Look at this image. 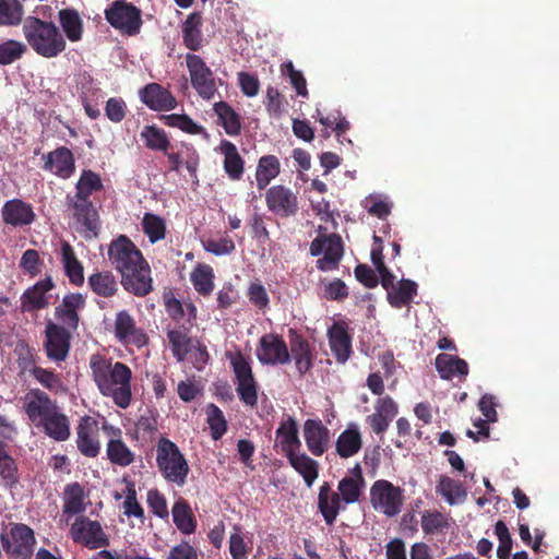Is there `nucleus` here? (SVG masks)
<instances>
[{"mask_svg": "<svg viewBox=\"0 0 559 559\" xmlns=\"http://www.w3.org/2000/svg\"><path fill=\"white\" fill-rule=\"evenodd\" d=\"M451 518L438 510H425L421 513L420 526L426 535L443 533L450 528Z\"/></svg>", "mask_w": 559, "mask_h": 559, "instance_id": "obj_42", "label": "nucleus"}, {"mask_svg": "<svg viewBox=\"0 0 559 559\" xmlns=\"http://www.w3.org/2000/svg\"><path fill=\"white\" fill-rule=\"evenodd\" d=\"M399 412L396 402L389 395L379 397L374 403V413L367 416L366 423L376 435H383Z\"/></svg>", "mask_w": 559, "mask_h": 559, "instance_id": "obj_19", "label": "nucleus"}, {"mask_svg": "<svg viewBox=\"0 0 559 559\" xmlns=\"http://www.w3.org/2000/svg\"><path fill=\"white\" fill-rule=\"evenodd\" d=\"M171 513L174 524L182 534L190 535L195 532V516L190 504L183 498H179L174 503Z\"/></svg>", "mask_w": 559, "mask_h": 559, "instance_id": "obj_34", "label": "nucleus"}, {"mask_svg": "<svg viewBox=\"0 0 559 559\" xmlns=\"http://www.w3.org/2000/svg\"><path fill=\"white\" fill-rule=\"evenodd\" d=\"M286 457L290 466L304 478L306 485L311 487L319 475L318 462L299 451Z\"/></svg>", "mask_w": 559, "mask_h": 559, "instance_id": "obj_32", "label": "nucleus"}, {"mask_svg": "<svg viewBox=\"0 0 559 559\" xmlns=\"http://www.w3.org/2000/svg\"><path fill=\"white\" fill-rule=\"evenodd\" d=\"M103 429L110 435L106 444L107 460L119 467H128L133 464L135 453L123 441L121 429L110 425H104Z\"/></svg>", "mask_w": 559, "mask_h": 559, "instance_id": "obj_13", "label": "nucleus"}, {"mask_svg": "<svg viewBox=\"0 0 559 559\" xmlns=\"http://www.w3.org/2000/svg\"><path fill=\"white\" fill-rule=\"evenodd\" d=\"M361 445V436L357 427H348L337 437L335 443L336 453L343 459L357 454Z\"/></svg>", "mask_w": 559, "mask_h": 559, "instance_id": "obj_37", "label": "nucleus"}, {"mask_svg": "<svg viewBox=\"0 0 559 559\" xmlns=\"http://www.w3.org/2000/svg\"><path fill=\"white\" fill-rule=\"evenodd\" d=\"M115 335L126 346L133 345L141 348L148 343L147 334L136 326L134 319L126 310L116 314Z\"/></svg>", "mask_w": 559, "mask_h": 559, "instance_id": "obj_14", "label": "nucleus"}, {"mask_svg": "<svg viewBox=\"0 0 559 559\" xmlns=\"http://www.w3.org/2000/svg\"><path fill=\"white\" fill-rule=\"evenodd\" d=\"M61 262L63 264L64 273L71 284L81 286L84 283L83 265L78 260L72 246L64 241L61 245Z\"/></svg>", "mask_w": 559, "mask_h": 559, "instance_id": "obj_33", "label": "nucleus"}, {"mask_svg": "<svg viewBox=\"0 0 559 559\" xmlns=\"http://www.w3.org/2000/svg\"><path fill=\"white\" fill-rule=\"evenodd\" d=\"M219 150L224 155V170L231 180H240L245 171V162L236 145L228 141L223 140L219 144Z\"/></svg>", "mask_w": 559, "mask_h": 559, "instance_id": "obj_30", "label": "nucleus"}, {"mask_svg": "<svg viewBox=\"0 0 559 559\" xmlns=\"http://www.w3.org/2000/svg\"><path fill=\"white\" fill-rule=\"evenodd\" d=\"M331 349H352L353 335L345 321L334 322L328 330Z\"/></svg>", "mask_w": 559, "mask_h": 559, "instance_id": "obj_46", "label": "nucleus"}, {"mask_svg": "<svg viewBox=\"0 0 559 559\" xmlns=\"http://www.w3.org/2000/svg\"><path fill=\"white\" fill-rule=\"evenodd\" d=\"M317 118L322 126L335 131L337 136L346 133L349 129V122L340 110H333L324 116L319 109H317Z\"/></svg>", "mask_w": 559, "mask_h": 559, "instance_id": "obj_53", "label": "nucleus"}, {"mask_svg": "<svg viewBox=\"0 0 559 559\" xmlns=\"http://www.w3.org/2000/svg\"><path fill=\"white\" fill-rule=\"evenodd\" d=\"M27 47L17 40L9 39L0 44V66L11 64L22 58Z\"/></svg>", "mask_w": 559, "mask_h": 559, "instance_id": "obj_54", "label": "nucleus"}, {"mask_svg": "<svg viewBox=\"0 0 559 559\" xmlns=\"http://www.w3.org/2000/svg\"><path fill=\"white\" fill-rule=\"evenodd\" d=\"M103 187L104 186L98 174L90 169L83 170L75 185L76 191L74 195L90 199L93 192L100 191Z\"/></svg>", "mask_w": 559, "mask_h": 559, "instance_id": "obj_48", "label": "nucleus"}, {"mask_svg": "<svg viewBox=\"0 0 559 559\" xmlns=\"http://www.w3.org/2000/svg\"><path fill=\"white\" fill-rule=\"evenodd\" d=\"M203 248L205 251L215 255H225L234 252L236 247L233 239L229 237H223L218 240L207 239L203 242Z\"/></svg>", "mask_w": 559, "mask_h": 559, "instance_id": "obj_63", "label": "nucleus"}, {"mask_svg": "<svg viewBox=\"0 0 559 559\" xmlns=\"http://www.w3.org/2000/svg\"><path fill=\"white\" fill-rule=\"evenodd\" d=\"M24 409L29 420L39 427L58 406L39 389H32L24 397Z\"/></svg>", "mask_w": 559, "mask_h": 559, "instance_id": "obj_15", "label": "nucleus"}, {"mask_svg": "<svg viewBox=\"0 0 559 559\" xmlns=\"http://www.w3.org/2000/svg\"><path fill=\"white\" fill-rule=\"evenodd\" d=\"M108 260L121 275V285L134 296L144 297L153 289L151 267L142 252L126 235L112 239Z\"/></svg>", "mask_w": 559, "mask_h": 559, "instance_id": "obj_1", "label": "nucleus"}, {"mask_svg": "<svg viewBox=\"0 0 559 559\" xmlns=\"http://www.w3.org/2000/svg\"><path fill=\"white\" fill-rule=\"evenodd\" d=\"M206 414L212 438L214 440L221 439L227 431V421L222 409L215 404H209Z\"/></svg>", "mask_w": 559, "mask_h": 559, "instance_id": "obj_52", "label": "nucleus"}, {"mask_svg": "<svg viewBox=\"0 0 559 559\" xmlns=\"http://www.w3.org/2000/svg\"><path fill=\"white\" fill-rule=\"evenodd\" d=\"M41 159L44 160L41 168L61 179H68L74 174V156L66 146H59L56 150L44 154Z\"/></svg>", "mask_w": 559, "mask_h": 559, "instance_id": "obj_18", "label": "nucleus"}, {"mask_svg": "<svg viewBox=\"0 0 559 559\" xmlns=\"http://www.w3.org/2000/svg\"><path fill=\"white\" fill-rule=\"evenodd\" d=\"M142 227L152 243L164 239L166 236L165 221L156 214L145 213L142 219Z\"/></svg>", "mask_w": 559, "mask_h": 559, "instance_id": "obj_49", "label": "nucleus"}, {"mask_svg": "<svg viewBox=\"0 0 559 559\" xmlns=\"http://www.w3.org/2000/svg\"><path fill=\"white\" fill-rule=\"evenodd\" d=\"M76 330L59 322L48 321L45 328V349H70L72 333Z\"/></svg>", "mask_w": 559, "mask_h": 559, "instance_id": "obj_29", "label": "nucleus"}, {"mask_svg": "<svg viewBox=\"0 0 559 559\" xmlns=\"http://www.w3.org/2000/svg\"><path fill=\"white\" fill-rule=\"evenodd\" d=\"M417 284L412 280H401L389 292L386 299L391 307L401 309L408 306L417 295Z\"/></svg>", "mask_w": 559, "mask_h": 559, "instance_id": "obj_31", "label": "nucleus"}, {"mask_svg": "<svg viewBox=\"0 0 559 559\" xmlns=\"http://www.w3.org/2000/svg\"><path fill=\"white\" fill-rule=\"evenodd\" d=\"M265 203L271 213L282 218L295 216L299 211L297 193L283 185L266 190Z\"/></svg>", "mask_w": 559, "mask_h": 559, "instance_id": "obj_11", "label": "nucleus"}, {"mask_svg": "<svg viewBox=\"0 0 559 559\" xmlns=\"http://www.w3.org/2000/svg\"><path fill=\"white\" fill-rule=\"evenodd\" d=\"M140 136L148 150L166 152L171 147L166 131L155 124L144 126L140 132Z\"/></svg>", "mask_w": 559, "mask_h": 559, "instance_id": "obj_43", "label": "nucleus"}, {"mask_svg": "<svg viewBox=\"0 0 559 559\" xmlns=\"http://www.w3.org/2000/svg\"><path fill=\"white\" fill-rule=\"evenodd\" d=\"M309 253L320 257L316 266L321 272L337 270L344 255V242L338 234H319L310 243Z\"/></svg>", "mask_w": 559, "mask_h": 559, "instance_id": "obj_5", "label": "nucleus"}, {"mask_svg": "<svg viewBox=\"0 0 559 559\" xmlns=\"http://www.w3.org/2000/svg\"><path fill=\"white\" fill-rule=\"evenodd\" d=\"M186 64L190 75V82L197 94L205 99H213L217 93L214 72L205 61L195 53H187Z\"/></svg>", "mask_w": 559, "mask_h": 559, "instance_id": "obj_10", "label": "nucleus"}, {"mask_svg": "<svg viewBox=\"0 0 559 559\" xmlns=\"http://www.w3.org/2000/svg\"><path fill=\"white\" fill-rule=\"evenodd\" d=\"M276 445L281 451L288 456L300 450L301 441L298 436V425L294 417L288 416L282 420L275 431Z\"/></svg>", "mask_w": 559, "mask_h": 559, "instance_id": "obj_26", "label": "nucleus"}, {"mask_svg": "<svg viewBox=\"0 0 559 559\" xmlns=\"http://www.w3.org/2000/svg\"><path fill=\"white\" fill-rule=\"evenodd\" d=\"M85 306V299L80 293L67 294L60 305L55 308V318L72 329H78L80 322L79 310Z\"/></svg>", "mask_w": 559, "mask_h": 559, "instance_id": "obj_23", "label": "nucleus"}, {"mask_svg": "<svg viewBox=\"0 0 559 559\" xmlns=\"http://www.w3.org/2000/svg\"><path fill=\"white\" fill-rule=\"evenodd\" d=\"M60 26L70 41L75 43L83 37V21L74 9H62L58 13Z\"/></svg>", "mask_w": 559, "mask_h": 559, "instance_id": "obj_36", "label": "nucleus"}, {"mask_svg": "<svg viewBox=\"0 0 559 559\" xmlns=\"http://www.w3.org/2000/svg\"><path fill=\"white\" fill-rule=\"evenodd\" d=\"M93 380L99 392L111 397L120 408H128L131 404V369L122 364L111 361L99 353L92 355L90 359Z\"/></svg>", "mask_w": 559, "mask_h": 559, "instance_id": "obj_2", "label": "nucleus"}, {"mask_svg": "<svg viewBox=\"0 0 559 559\" xmlns=\"http://www.w3.org/2000/svg\"><path fill=\"white\" fill-rule=\"evenodd\" d=\"M190 281L202 296H210L214 289V272L209 264H199L191 272Z\"/></svg>", "mask_w": 559, "mask_h": 559, "instance_id": "obj_44", "label": "nucleus"}, {"mask_svg": "<svg viewBox=\"0 0 559 559\" xmlns=\"http://www.w3.org/2000/svg\"><path fill=\"white\" fill-rule=\"evenodd\" d=\"M88 286L98 296L110 298L116 295L118 284L110 271L96 272L88 276Z\"/></svg>", "mask_w": 559, "mask_h": 559, "instance_id": "obj_41", "label": "nucleus"}, {"mask_svg": "<svg viewBox=\"0 0 559 559\" xmlns=\"http://www.w3.org/2000/svg\"><path fill=\"white\" fill-rule=\"evenodd\" d=\"M372 508L388 518L401 513L404 504V490L386 479H378L370 487Z\"/></svg>", "mask_w": 559, "mask_h": 559, "instance_id": "obj_6", "label": "nucleus"}, {"mask_svg": "<svg viewBox=\"0 0 559 559\" xmlns=\"http://www.w3.org/2000/svg\"><path fill=\"white\" fill-rule=\"evenodd\" d=\"M147 504L154 515L160 519L168 518L166 498L157 489H151L147 492Z\"/></svg>", "mask_w": 559, "mask_h": 559, "instance_id": "obj_64", "label": "nucleus"}, {"mask_svg": "<svg viewBox=\"0 0 559 559\" xmlns=\"http://www.w3.org/2000/svg\"><path fill=\"white\" fill-rule=\"evenodd\" d=\"M23 16V7L17 0L0 1V25H17Z\"/></svg>", "mask_w": 559, "mask_h": 559, "instance_id": "obj_51", "label": "nucleus"}, {"mask_svg": "<svg viewBox=\"0 0 559 559\" xmlns=\"http://www.w3.org/2000/svg\"><path fill=\"white\" fill-rule=\"evenodd\" d=\"M44 432L56 441H66L70 437L68 417L58 409L53 412L40 426Z\"/></svg>", "mask_w": 559, "mask_h": 559, "instance_id": "obj_38", "label": "nucleus"}, {"mask_svg": "<svg viewBox=\"0 0 559 559\" xmlns=\"http://www.w3.org/2000/svg\"><path fill=\"white\" fill-rule=\"evenodd\" d=\"M55 287L50 276L38 281L32 287L27 288L21 297V306L23 311L32 312L45 309L49 306L47 293Z\"/></svg>", "mask_w": 559, "mask_h": 559, "instance_id": "obj_22", "label": "nucleus"}, {"mask_svg": "<svg viewBox=\"0 0 559 559\" xmlns=\"http://www.w3.org/2000/svg\"><path fill=\"white\" fill-rule=\"evenodd\" d=\"M168 341L173 349H200L198 341L189 336V331L182 326L168 331Z\"/></svg>", "mask_w": 559, "mask_h": 559, "instance_id": "obj_55", "label": "nucleus"}, {"mask_svg": "<svg viewBox=\"0 0 559 559\" xmlns=\"http://www.w3.org/2000/svg\"><path fill=\"white\" fill-rule=\"evenodd\" d=\"M156 466L168 483L182 487L190 472L188 461L178 445L162 437L156 447Z\"/></svg>", "mask_w": 559, "mask_h": 559, "instance_id": "obj_4", "label": "nucleus"}, {"mask_svg": "<svg viewBox=\"0 0 559 559\" xmlns=\"http://www.w3.org/2000/svg\"><path fill=\"white\" fill-rule=\"evenodd\" d=\"M105 19L115 29L128 36L138 35L143 24L141 10L126 0H115L105 10Z\"/></svg>", "mask_w": 559, "mask_h": 559, "instance_id": "obj_7", "label": "nucleus"}, {"mask_svg": "<svg viewBox=\"0 0 559 559\" xmlns=\"http://www.w3.org/2000/svg\"><path fill=\"white\" fill-rule=\"evenodd\" d=\"M32 374L43 386L53 393H58L63 390V385L59 377L50 370L35 366L32 369Z\"/></svg>", "mask_w": 559, "mask_h": 559, "instance_id": "obj_59", "label": "nucleus"}, {"mask_svg": "<svg viewBox=\"0 0 559 559\" xmlns=\"http://www.w3.org/2000/svg\"><path fill=\"white\" fill-rule=\"evenodd\" d=\"M281 171L280 160L275 155L262 156L257 166L255 180L259 190H264L271 180L276 178Z\"/></svg>", "mask_w": 559, "mask_h": 559, "instance_id": "obj_40", "label": "nucleus"}, {"mask_svg": "<svg viewBox=\"0 0 559 559\" xmlns=\"http://www.w3.org/2000/svg\"><path fill=\"white\" fill-rule=\"evenodd\" d=\"M71 539L88 549H98L109 546V536L102 524L86 515L76 516L70 527Z\"/></svg>", "mask_w": 559, "mask_h": 559, "instance_id": "obj_9", "label": "nucleus"}, {"mask_svg": "<svg viewBox=\"0 0 559 559\" xmlns=\"http://www.w3.org/2000/svg\"><path fill=\"white\" fill-rule=\"evenodd\" d=\"M436 369L442 380H453L457 378L459 381H464L468 376V364L456 355L441 352L435 360Z\"/></svg>", "mask_w": 559, "mask_h": 559, "instance_id": "obj_24", "label": "nucleus"}, {"mask_svg": "<svg viewBox=\"0 0 559 559\" xmlns=\"http://www.w3.org/2000/svg\"><path fill=\"white\" fill-rule=\"evenodd\" d=\"M495 534L498 537L499 546L497 557L499 559H510L512 550V538L510 532L503 521H498L495 525Z\"/></svg>", "mask_w": 559, "mask_h": 559, "instance_id": "obj_57", "label": "nucleus"}, {"mask_svg": "<svg viewBox=\"0 0 559 559\" xmlns=\"http://www.w3.org/2000/svg\"><path fill=\"white\" fill-rule=\"evenodd\" d=\"M302 432L307 449L312 455L321 456L329 450L331 432L321 419H307Z\"/></svg>", "mask_w": 559, "mask_h": 559, "instance_id": "obj_16", "label": "nucleus"}, {"mask_svg": "<svg viewBox=\"0 0 559 559\" xmlns=\"http://www.w3.org/2000/svg\"><path fill=\"white\" fill-rule=\"evenodd\" d=\"M140 98L154 111H168L177 107L178 103L173 94L158 83H148L140 91Z\"/></svg>", "mask_w": 559, "mask_h": 559, "instance_id": "obj_21", "label": "nucleus"}, {"mask_svg": "<svg viewBox=\"0 0 559 559\" xmlns=\"http://www.w3.org/2000/svg\"><path fill=\"white\" fill-rule=\"evenodd\" d=\"M67 204L72 211L75 222L93 236H97L100 228L99 214L91 199L68 195Z\"/></svg>", "mask_w": 559, "mask_h": 559, "instance_id": "obj_12", "label": "nucleus"}, {"mask_svg": "<svg viewBox=\"0 0 559 559\" xmlns=\"http://www.w3.org/2000/svg\"><path fill=\"white\" fill-rule=\"evenodd\" d=\"M1 217L5 225L12 227L29 226L36 221L32 204L16 198L3 204Z\"/></svg>", "mask_w": 559, "mask_h": 559, "instance_id": "obj_20", "label": "nucleus"}, {"mask_svg": "<svg viewBox=\"0 0 559 559\" xmlns=\"http://www.w3.org/2000/svg\"><path fill=\"white\" fill-rule=\"evenodd\" d=\"M436 492L443 497L450 506H454L465 500L467 496V492L461 481L445 475L440 476L436 486Z\"/></svg>", "mask_w": 559, "mask_h": 559, "instance_id": "obj_39", "label": "nucleus"}, {"mask_svg": "<svg viewBox=\"0 0 559 559\" xmlns=\"http://www.w3.org/2000/svg\"><path fill=\"white\" fill-rule=\"evenodd\" d=\"M203 19L200 12L190 13L182 23V43L190 51H199L203 47Z\"/></svg>", "mask_w": 559, "mask_h": 559, "instance_id": "obj_28", "label": "nucleus"}, {"mask_svg": "<svg viewBox=\"0 0 559 559\" xmlns=\"http://www.w3.org/2000/svg\"><path fill=\"white\" fill-rule=\"evenodd\" d=\"M187 150H188V154H187L186 158H183L182 154L179 152L175 153V152H169V150H168L163 153L165 154V156L168 159V163L170 165V167H169L170 171L178 173L181 165L185 164L189 174L191 176H195L197 169L199 166V154L192 146L187 147Z\"/></svg>", "mask_w": 559, "mask_h": 559, "instance_id": "obj_45", "label": "nucleus"}, {"mask_svg": "<svg viewBox=\"0 0 559 559\" xmlns=\"http://www.w3.org/2000/svg\"><path fill=\"white\" fill-rule=\"evenodd\" d=\"M76 447L86 457H96L100 452L98 423L91 416H83L76 427Z\"/></svg>", "mask_w": 559, "mask_h": 559, "instance_id": "obj_17", "label": "nucleus"}, {"mask_svg": "<svg viewBox=\"0 0 559 559\" xmlns=\"http://www.w3.org/2000/svg\"><path fill=\"white\" fill-rule=\"evenodd\" d=\"M364 486L365 484L359 483L354 477H344L338 481L336 492L340 495L343 503L353 504L359 500Z\"/></svg>", "mask_w": 559, "mask_h": 559, "instance_id": "obj_50", "label": "nucleus"}, {"mask_svg": "<svg viewBox=\"0 0 559 559\" xmlns=\"http://www.w3.org/2000/svg\"><path fill=\"white\" fill-rule=\"evenodd\" d=\"M340 495L332 490L329 483L324 481L318 493V510L324 519L326 525H333L336 518L344 507Z\"/></svg>", "mask_w": 559, "mask_h": 559, "instance_id": "obj_25", "label": "nucleus"}, {"mask_svg": "<svg viewBox=\"0 0 559 559\" xmlns=\"http://www.w3.org/2000/svg\"><path fill=\"white\" fill-rule=\"evenodd\" d=\"M282 74L289 78L290 84L296 90L297 95L307 97V82L305 76L299 70H296L293 62L288 61L282 66Z\"/></svg>", "mask_w": 559, "mask_h": 559, "instance_id": "obj_61", "label": "nucleus"}, {"mask_svg": "<svg viewBox=\"0 0 559 559\" xmlns=\"http://www.w3.org/2000/svg\"><path fill=\"white\" fill-rule=\"evenodd\" d=\"M231 361L237 382L254 379L249 361L242 356L241 352H227Z\"/></svg>", "mask_w": 559, "mask_h": 559, "instance_id": "obj_56", "label": "nucleus"}, {"mask_svg": "<svg viewBox=\"0 0 559 559\" xmlns=\"http://www.w3.org/2000/svg\"><path fill=\"white\" fill-rule=\"evenodd\" d=\"M160 120L170 128H178L188 134H203L205 129L194 122L188 115L170 114L160 117Z\"/></svg>", "mask_w": 559, "mask_h": 559, "instance_id": "obj_47", "label": "nucleus"}, {"mask_svg": "<svg viewBox=\"0 0 559 559\" xmlns=\"http://www.w3.org/2000/svg\"><path fill=\"white\" fill-rule=\"evenodd\" d=\"M86 493L83 486L78 483H70L64 487L62 495V514L70 516L82 515L86 510Z\"/></svg>", "mask_w": 559, "mask_h": 559, "instance_id": "obj_27", "label": "nucleus"}, {"mask_svg": "<svg viewBox=\"0 0 559 559\" xmlns=\"http://www.w3.org/2000/svg\"><path fill=\"white\" fill-rule=\"evenodd\" d=\"M123 513L128 518L134 516L139 519L141 523H144V509L136 499V491L134 485L132 484L127 488V496L126 500L123 501Z\"/></svg>", "mask_w": 559, "mask_h": 559, "instance_id": "obj_60", "label": "nucleus"}, {"mask_svg": "<svg viewBox=\"0 0 559 559\" xmlns=\"http://www.w3.org/2000/svg\"><path fill=\"white\" fill-rule=\"evenodd\" d=\"M127 112V104L121 97H110L106 102L105 114L111 122H121L126 118Z\"/></svg>", "mask_w": 559, "mask_h": 559, "instance_id": "obj_62", "label": "nucleus"}, {"mask_svg": "<svg viewBox=\"0 0 559 559\" xmlns=\"http://www.w3.org/2000/svg\"><path fill=\"white\" fill-rule=\"evenodd\" d=\"M0 540L5 554L13 559H31L36 545L34 531L24 523H12Z\"/></svg>", "mask_w": 559, "mask_h": 559, "instance_id": "obj_8", "label": "nucleus"}, {"mask_svg": "<svg viewBox=\"0 0 559 559\" xmlns=\"http://www.w3.org/2000/svg\"><path fill=\"white\" fill-rule=\"evenodd\" d=\"M22 32L27 45L43 58L52 59L66 50V38L51 21L27 16L23 21Z\"/></svg>", "mask_w": 559, "mask_h": 559, "instance_id": "obj_3", "label": "nucleus"}, {"mask_svg": "<svg viewBox=\"0 0 559 559\" xmlns=\"http://www.w3.org/2000/svg\"><path fill=\"white\" fill-rule=\"evenodd\" d=\"M214 112L218 118V122L230 136H237L241 132V118L238 112L226 102H217L214 104Z\"/></svg>", "mask_w": 559, "mask_h": 559, "instance_id": "obj_35", "label": "nucleus"}, {"mask_svg": "<svg viewBox=\"0 0 559 559\" xmlns=\"http://www.w3.org/2000/svg\"><path fill=\"white\" fill-rule=\"evenodd\" d=\"M236 392L239 400L248 407H255L258 404V385L254 379L236 382Z\"/></svg>", "mask_w": 559, "mask_h": 559, "instance_id": "obj_58", "label": "nucleus"}]
</instances>
